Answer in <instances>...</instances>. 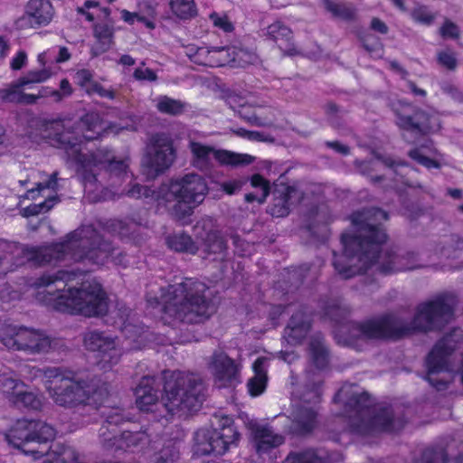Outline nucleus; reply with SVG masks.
<instances>
[{
	"instance_id": "f257e3e1",
	"label": "nucleus",
	"mask_w": 463,
	"mask_h": 463,
	"mask_svg": "<svg viewBox=\"0 0 463 463\" xmlns=\"http://www.w3.org/2000/svg\"><path fill=\"white\" fill-rule=\"evenodd\" d=\"M388 217V213L380 208L364 209L352 215L354 233H344L341 237L343 253L334 252L333 265L343 279H350L369 269L387 275L421 267L417 263L418 256L414 252H398L392 249L380 250L387 240L381 224Z\"/></svg>"
},
{
	"instance_id": "f03ea898",
	"label": "nucleus",
	"mask_w": 463,
	"mask_h": 463,
	"mask_svg": "<svg viewBox=\"0 0 463 463\" xmlns=\"http://www.w3.org/2000/svg\"><path fill=\"white\" fill-rule=\"evenodd\" d=\"M0 247L6 252L4 258L13 260L15 267L26 262L41 266L67 260L98 267L109 263L120 266L127 264L123 251L105 239L92 225L79 227L60 243L28 247L4 241L0 242Z\"/></svg>"
},
{
	"instance_id": "7ed1b4c3",
	"label": "nucleus",
	"mask_w": 463,
	"mask_h": 463,
	"mask_svg": "<svg viewBox=\"0 0 463 463\" xmlns=\"http://www.w3.org/2000/svg\"><path fill=\"white\" fill-rule=\"evenodd\" d=\"M44 139H50L53 146L64 149L69 159L83 169L82 178L85 190H98L96 170H105L110 175L128 177L127 160H116L107 147L83 154V141L97 139L105 129L98 113H88L78 122L52 121L43 125Z\"/></svg>"
},
{
	"instance_id": "20e7f679",
	"label": "nucleus",
	"mask_w": 463,
	"mask_h": 463,
	"mask_svg": "<svg viewBox=\"0 0 463 463\" xmlns=\"http://www.w3.org/2000/svg\"><path fill=\"white\" fill-rule=\"evenodd\" d=\"M458 298L445 292L418 305L411 321L392 314L371 317L361 322L350 321L340 326L350 340H383L402 338L415 331L429 332L441 329L453 317Z\"/></svg>"
},
{
	"instance_id": "39448f33",
	"label": "nucleus",
	"mask_w": 463,
	"mask_h": 463,
	"mask_svg": "<svg viewBox=\"0 0 463 463\" xmlns=\"http://www.w3.org/2000/svg\"><path fill=\"white\" fill-rule=\"evenodd\" d=\"M72 273L61 269L53 274H43L36 279L33 286L38 289L37 299L53 309L85 317H99L107 314L108 298L101 285L95 280L83 282L80 288H69Z\"/></svg>"
},
{
	"instance_id": "423d86ee",
	"label": "nucleus",
	"mask_w": 463,
	"mask_h": 463,
	"mask_svg": "<svg viewBox=\"0 0 463 463\" xmlns=\"http://www.w3.org/2000/svg\"><path fill=\"white\" fill-rule=\"evenodd\" d=\"M37 373L45 379L49 396L60 407L83 409L91 413L109 393L108 383H100L95 379L75 378L59 367L37 369Z\"/></svg>"
},
{
	"instance_id": "0eeeda50",
	"label": "nucleus",
	"mask_w": 463,
	"mask_h": 463,
	"mask_svg": "<svg viewBox=\"0 0 463 463\" xmlns=\"http://www.w3.org/2000/svg\"><path fill=\"white\" fill-rule=\"evenodd\" d=\"M209 288L194 279L170 285L162 298V319L172 326L200 324L214 312Z\"/></svg>"
},
{
	"instance_id": "6e6552de",
	"label": "nucleus",
	"mask_w": 463,
	"mask_h": 463,
	"mask_svg": "<svg viewBox=\"0 0 463 463\" xmlns=\"http://www.w3.org/2000/svg\"><path fill=\"white\" fill-rule=\"evenodd\" d=\"M342 388L337 396L345 399V412L350 418V426L354 432L360 435H371L378 431H396L404 425L402 418H396L392 407L373 408L372 401L366 392H351Z\"/></svg>"
},
{
	"instance_id": "1a4fd4ad",
	"label": "nucleus",
	"mask_w": 463,
	"mask_h": 463,
	"mask_svg": "<svg viewBox=\"0 0 463 463\" xmlns=\"http://www.w3.org/2000/svg\"><path fill=\"white\" fill-rule=\"evenodd\" d=\"M205 390L199 374L174 371L165 377L162 404L171 414L195 411L204 401Z\"/></svg>"
},
{
	"instance_id": "9d476101",
	"label": "nucleus",
	"mask_w": 463,
	"mask_h": 463,
	"mask_svg": "<svg viewBox=\"0 0 463 463\" xmlns=\"http://www.w3.org/2000/svg\"><path fill=\"white\" fill-rule=\"evenodd\" d=\"M160 194H163L164 201H175L171 213L175 219L184 221L203 202L208 185L202 175L190 173L172 179L168 184H162Z\"/></svg>"
},
{
	"instance_id": "9b49d317",
	"label": "nucleus",
	"mask_w": 463,
	"mask_h": 463,
	"mask_svg": "<svg viewBox=\"0 0 463 463\" xmlns=\"http://www.w3.org/2000/svg\"><path fill=\"white\" fill-rule=\"evenodd\" d=\"M56 430L39 420H18L5 433V441L24 455L39 459L47 453V444L56 437Z\"/></svg>"
},
{
	"instance_id": "f8f14e48",
	"label": "nucleus",
	"mask_w": 463,
	"mask_h": 463,
	"mask_svg": "<svg viewBox=\"0 0 463 463\" xmlns=\"http://www.w3.org/2000/svg\"><path fill=\"white\" fill-rule=\"evenodd\" d=\"M0 342L10 350L33 355L48 354L57 345L43 330L5 323L0 325Z\"/></svg>"
},
{
	"instance_id": "ddd939ff",
	"label": "nucleus",
	"mask_w": 463,
	"mask_h": 463,
	"mask_svg": "<svg viewBox=\"0 0 463 463\" xmlns=\"http://www.w3.org/2000/svg\"><path fill=\"white\" fill-rule=\"evenodd\" d=\"M298 401L293 405L289 431L297 435L310 433L317 425V410L316 404L321 396V380L307 383L301 393L292 392Z\"/></svg>"
},
{
	"instance_id": "4468645a",
	"label": "nucleus",
	"mask_w": 463,
	"mask_h": 463,
	"mask_svg": "<svg viewBox=\"0 0 463 463\" xmlns=\"http://www.w3.org/2000/svg\"><path fill=\"white\" fill-rule=\"evenodd\" d=\"M240 438L233 424V420L228 416L220 419L219 427L213 430H199L194 434V450L200 455H223L235 445Z\"/></svg>"
},
{
	"instance_id": "2eb2a0df",
	"label": "nucleus",
	"mask_w": 463,
	"mask_h": 463,
	"mask_svg": "<svg viewBox=\"0 0 463 463\" xmlns=\"http://www.w3.org/2000/svg\"><path fill=\"white\" fill-rule=\"evenodd\" d=\"M188 148L192 154L193 165L201 171L211 167L213 158L221 165L232 167L248 165L254 161V157L250 155L239 154L228 150H218L194 139L189 140Z\"/></svg>"
},
{
	"instance_id": "dca6fc26",
	"label": "nucleus",
	"mask_w": 463,
	"mask_h": 463,
	"mask_svg": "<svg viewBox=\"0 0 463 463\" xmlns=\"http://www.w3.org/2000/svg\"><path fill=\"white\" fill-rule=\"evenodd\" d=\"M176 157L172 137L165 133L153 135L146 146L143 161L147 168V175L156 176L170 168Z\"/></svg>"
},
{
	"instance_id": "f3484780",
	"label": "nucleus",
	"mask_w": 463,
	"mask_h": 463,
	"mask_svg": "<svg viewBox=\"0 0 463 463\" xmlns=\"http://www.w3.org/2000/svg\"><path fill=\"white\" fill-rule=\"evenodd\" d=\"M83 343L87 350L97 353L98 364L105 371L110 370L121 359L123 349L119 340L107 332H86Z\"/></svg>"
},
{
	"instance_id": "a211bd4d",
	"label": "nucleus",
	"mask_w": 463,
	"mask_h": 463,
	"mask_svg": "<svg viewBox=\"0 0 463 463\" xmlns=\"http://www.w3.org/2000/svg\"><path fill=\"white\" fill-rule=\"evenodd\" d=\"M195 239L202 246L203 252L213 256V260L223 261L228 256L227 242L216 227L215 220L211 217L202 218L194 227Z\"/></svg>"
},
{
	"instance_id": "6ab92c4d",
	"label": "nucleus",
	"mask_w": 463,
	"mask_h": 463,
	"mask_svg": "<svg viewBox=\"0 0 463 463\" xmlns=\"http://www.w3.org/2000/svg\"><path fill=\"white\" fill-rule=\"evenodd\" d=\"M208 369L219 388L234 387L241 383V364L223 351H214L209 357Z\"/></svg>"
},
{
	"instance_id": "aec40b11",
	"label": "nucleus",
	"mask_w": 463,
	"mask_h": 463,
	"mask_svg": "<svg viewBox=\"0 0 463 463\" xmlns=\"http://www.w3.org/2000/svg\"><path fill=\"white\" fill-rule=\"evenodd\" d=\"M395 114L397 126L407 131L427 135L440 128V122L436 115L428 114L420 109H412L410 105L397 109Z\"/></svg>"
},
{
	"instance_id": "412c9836",
	"label": "nucleus",
	"mask_w": 463,
	"mask_h": 463,
	"mask_svg": "<svg viewBox=\"0 0 463 463\" xmlns=\"http://www.w3.org/2000/svg\"><path fill=\"white\" fill-rule=\"evenodd\" d=\"M54 14L49 0H29L24 14L17 20L19 28H36L50 24Z\"/></svg>"
},
{
	"instance_id": "4be33fe9",
	"label": "nucleus",
	"mask_w": 463,
	"mask_h": 463,
	"mask_svg": "<svg viewBox=\"0 0 463 463\" xmlns=\"http://www.w3.org/2000/svg\"><path fill=\"white\" fill-rule=\"evenodd\" d=\"M305 199V191L290 185H279L273 191V201L269 206L268 212L273 217H285L290 212L294 203L302 202Z\"/></svg>"
},
{
	"instance_id": "5701e85b",
	"label": "nucleus",
	"mask_w": 463,
	"mask_h": 463,
	"mask_svg": "<svg viewBox=\"0 0 463 463\" xmlns=\"http://www.w3.org/2000/svg\"><path fill=\"white\" fill-rule=\"evenodd\" d=\"M341 460L339 453H330L323 448H309L289 453L284 463H336Z\"/></svg>"
},
{
	"instance_id": "b1692460",
	"label": "nucleus",
	"mask_w": 463,
	"mask_h": 463,
	"mask_svg": "<svg viewBox=\"0 0 463 463\" xmlns=\"http://www.w3.org/2000/svg\"><path fill=\"white\" fill-rule=\"evenodd\" d=\"M311 327L310 315L306 307L294 313L285 328L284 336L290 345L299 344Z\"/></svg>"
},
{
	"instance_id": "393cba45",
	"label": "nucleus",
	"mask_w": 463,
	"mask_h": 463,
	"mask_svg": "<svg viewBox=\"0 0 463 463\" xmlns=\"http://www.w3.org/2000/svg\"><path fill=\"white\" fill-rule=\"evenodd\" d=\"M265 35L273 41L285 55L295 56L299 54L293 43L292 31L281 22H275L269 24L265 29Z\"/></svg>"
},
{
	"instance_id": "a878e982",
	"label": "nucleus",
	"mask_w": 463,
	"mask_h": 463,
	"mask_svg": "<svg viewBox=\"0 0 463 463\" xmlns=\"http://www.w3.org/2000/svg\"><path fill=\"white\" fill-rule=\"evenodd\" d=\"M156 382V377L150 375L143 376L139 381L135 389L136 403L139 410L150 411L157 404L158 394Z\"/></svg>"
},
{
	"instance_id": "bb28decb",
	"label": "nucleus",
	"mask_w": 463,
	"mask_h": 463,
	"mask_svg": "<svg viewBox=\"0 0 463 463\" xmlns=\"http://www.w3.org/2000/svg\"><path fill=\"white\" fill-rule=\"evenodd\" d=\"M253 434L256 450L259 454L267 453L284 442V437L275 433L274 430L269 425L255 426Z\"/></svg>"
},
{
	"instance_id": "cd10ccee",
	"label": "nucleus",
	"mask_w": 463,
	"mask_h": 463,
	"mask_svg": "<svg viewBox=\"0 0 463 463\" xmlns=\"http://www.w3.org/2000/svg\"><path fill=\"white\" fill-rule=\"evenodd\" d=\"M268 366L269 359L267 357H259L253 363L254 376L249 379L247 383L249 393L251 396H259L265 391L268 382Z\"/></svg>"
},
{
	"instance_id": "c85d7f7f",
	"label": "nucleus",
	"mask_w": 463,
	"mask_h": 463,
	"mask_svg": "<svg viewBox=\"0 0 463 463\" xmlns=\"http://www.w3.org/2000/svg\"><path fill=\"white\" fill-rule=\"evenodd\" d=\"M309 358L317 369H324L329 363V351L325 344L324 336L320 333L310 337L308 345Z\"/></svg>"
},
{
	"instance_id": "c756f323",
	"label": "nucleus",
	"mask_w": 463,
	"mask_h": 463,
	"mask_svg": "<svg viewBox=\"0 0 463 463\" xmlns=\"http://www.w3.org/2000/svg\"><path fill=\"white\" fill-rule=\"evenodd\" d=\"M165 243L170 250L176 252L194 255L199 250L197 242L184 232L169 234L165 238Z\"/></svg>"
},
{
	"instance_id": "7c9ffc66",
	"label": "nucleus",
	"mask_w": 463,
	"mask_h": 463,
	"mask_svg": "<svg viewBox=\"0 0 463 463\" xmlns=\"http://www.w3.org/2000/svg\"><path fill=\"white\" fill-rule=\"evenodd\" d=\"M463 454L452 456L451 453L442 448L427 449L419 458L412 463H462Z\"/></svg>"
},
{
	"instance_id": "2f4dec72",
	"label": "nucleus",
	"mask_w": 463,
	"mask_h": 463,
	"mask_svg": "<svg viewBox=\"0 0 463 463\" xmlns=\"http://www.w3.org/2000/svg\"><path fill=\"white\" fill-rule=\"evenodd\" d=\"M149 436L145 430H124L119 435L118 450L130 449L132 451L144 448L149 443Z\"/></svg>"
},
{
	"instance_id": "473e14b6",
	"label": "nucleus",
	"mask_w": 463,
	"mask_h": 463,
	"mask_svg": "<svg viewBox=\"0 0 463 463\" xmlns=\"http://www.w3.org/2000/svg\"><path fill=\"white\" fill-rule=\"evenodd\" d=\"M24 85H19V80L9 85L7 88L0 90V100L7 103L17 104H35V98L32 94L24 93L21 89Z\"/></svg>"
},
{
	"instance_id": "72a5a7b5",
	"label": "nucleus",
	"mask_w": 463,
	"mask_h": 463,
	"mask_svg": "<svg viewBox=\"0 0 463 463\" xmlns=\"http://www.w3.org/2000/svg\"><path fill=\"white\" fill-rule=\"evenodd\" d=\"M47 448L43 456H47L49 463H78V453L72 447L57 443L51 450Z\"/></svg>"
},
{
	"instance_id": "f704fd0d",
	"label": "nucleus",
	"mask_w": 463,
	"mask_h": 463,
	"mask_svg": "<svg viewBox=\"0 0 463 463\" xmlns=\"http://www.w3.org/2000/svg\"><path fill=\"white\" fill-rule=\"evenodd\" d=\"M322 2L325 9L330 13L334 18L353 21L356 17L355 8L349 4L333 0H322Z\"/></svg>"
},
{
	"instance_id": "c9c22d12",
	"label": "nucleus",
	"mask_w": 463,
	"mask_h": 463,
	"mask_svg": "<svg viewBox=\"0 0 463 463\" xmlns=\"http://www.w3.org/2000/svg\"><path fill=\"white\" fill-rule=\"evenodd\" d=\"M431 142H429L426 145H421L419 147H415L409 151L408 156L416 161L418 164L423 165L424 167L430 168H440L441 165L438 160L430 158L425 150H428L431 155H437L438 151L436 148L431 146Z\"/></svg>"
},
{
	"instance_id": "e433bc0d",
	"label": "nucleus",
	"mask_w": 463,
	"mask_h": 463,
	"mask_svg": "<svg viewBox=\"0 0 463 463\" xmlns=\"http://www.w3.org/2000/svg\"><path fill=\"white\" fill-rule=\"evenodd\" d=\"M156 102V108L160 113L174 117L183 114L188 107L185 102L165 95L159 96Z\"/></svg>"
},
{
	"instance_id": "4c0bfd02",
	"label": "nucleus",
	"mask_w": 463,
	"mask_h": 463,
	"mask_svg": "<svg viewBox=\"0 0 463 463\" xmlns=\"http://www.w3.org/2000/svg\"><path fill=\"white\" fill-rule=\"evenodd\" d=\"M172 13L181 20H189L197 14L194 0H170Z\"/></svg>"
},
{
	"instance_id": "58836bf2",
	"label": "nucleus",
	"mask_w": 463,
	"mask_h": 463,
	"mask_svg": "<svg viewBox=\"0 0 463 463\" xmlns=\"http://www.w3.org/2000/svg\"><path fill=\"white\" fill-rule=\"evenodd\" d=\"M160 192L161 187L159 188V191L156 192L148 186L130 182L128 188H125L122 193L128 197L133 199L152 198L156 200H163V194H160Z\"/></svg>"
},
{
	"instance_id": "ea45409f",
	"label": "nucleus",
	"mask_w": 463,
	"mask_h": 463,
	"mask_svg": "<svg viewBox=\"0 0 463 463\" xmlns=\"http://www.w3.org/2000/svg\"><path fill=\"white\" fill-rule=\"evenodd\" d=\"M323 313L331 321L341 324L350 313V308L338 300H331L323 307Z\"/></svg>"
},
{
	"instance_id": "a19ab883",
	"label": "nucleus",
	"mask_w": 463,
	"mask_h": 463,
	"mask_svg": "<svg viewBox=\"0 0 463 463\" xmlns=\"http://www.w3.org/2000/svg\"><path fill=\"white\" fill-rule=\"evenodd\" d=\"M250 184L254 188H260L259 194L250 193L245 195V200L248 203L258 202L262 203L265 202L267 196L269 194V184L260 175H253L250 178Z\"/></svg>"
},
{
	"instance_id": "79ce46f5",
	"label": "nucleus",
	"mask_w": 463,
	"mask_h": 463,
	"mask_svg": "<svg viewBox=\"0 0 463 463\" xmlns=\"http://www.w3.org/2000/svg\"><path fill=\"white\" fill-rule=\"evenodd\" d=\"M234 100L235 98L231 97L228 99L227 102L230 107L238 113L240 118L254 126L261 127L265 125V122L256 115L255 109L252 106L248 104H241L238 107H234L232 105V101Z\"/></svg>"
},
{
	"instance_id": "37998d69",
	"label": "nucleus",
	"mask_w": 463,
	"mask_h": 463,
	"mask_svg": "<svg viewBox=\"0 0 463 463\" xmlns=\"http://www.w3.org/2000/svg\"><path fill=\"white\" fill-rule=\"evenodd\" d=\"M99 436L105 449L118 450L117 445L118 444L119 435H118L116 428L103 423L99 430Z\"/></svg>"
},
{
	"instance_id": "c03bdc74",
	"label": "nucleus",
	"mask_w": 463,
	"mask_h": 463,
	"mask_svg": "<svg viewBox=\"0 0 463 463\" xmlns=\"http://www.w3.org/2000/svg\"><path fill=\"white\" fill-rule=\"evenodd\" d=\"M11 401L16 405H22L32 410H39L42 406L40 398L32 392L17 390Z\"/></svg>"
},
{
	"instance_id": "a18cd8bd",
	"label": "nucleus",
	"mask_w": 463,
	"mask_h": 463,
	"mask_svg": "<svg viewBox=\"0 0 463 463\" xmlns=\"http://www.w3.org/2000/svg\"><path fill=\"white\" fill-rule=\"evenodd\" d=\"M58 202L56 195L48 197L44 202L40 203H33L22 210L24 217L36 216L40 213L50 211L53 205Z\"/></svg>"
},
{
	"instance_id": "49530a36",
	"label": "nucleus",
	"mask_w": 463,
	"mask_h": 463,
	"mask_svg": "<svg viewBox=\"0 0 463 463\" xmlns=\"http://www.w3.org/2000/svg\"><path fill=\"white\" fill-rule=\"evenodd\" d=\"M20 387H24L20 380L15 379L11 373H0V391L13 398Z\"/></svg>"
},
{
	"instance_id": "de8ad7c7",
	"label": "nucleus",
	"mask_w": 463,
	"mask_h": 463,
	"mask_svg": "<svg viewBox=\"0 0 463 463\" xmlns=\"http://www.w3.org/2000/svg\"><path fill=\"white\" fill-rule=\"evenodd\" d=\"M101 413L105 418L104 423L112 425L114 428L129 420L125 411L119 407L105 409Z\"/></svg>"
},
{
	"instance_id": "09e8293b",
	"label": "nucleus",
	"mask_w": 463,
	"mask_h": 463,
	"mask_svg": "<svg viewBox=\"0 0 463 463\" xmlns=\"http://www.w3.org/2000/svg\"><path fill=\"white\" fill-rule=\"evenodd\" d=\"M58 173L53 172L48 178L47 181L39 182L36 184L35 188L29 189L26 193V198L28 199H35L36 192L41 193L45 189H50L52 191H56L58 189Z\"/></svg>"
},
{
	"instance_id": "8fccbe9b",
	"label": "nucleus",
	"mask_w": 463,
	"mask_h": 463,
	"mask_svg": "<svg viewBox=\"0 0 463 463\" xmlns=\"http://www.w3.org/2000/svg\"><path fill=\"white\" fill-rule=\"evenodd\" d=\"M52 73L48 69H42L37 71H30L25 76L19 79V85H28L31 83H41L47 80Z\"/></svg>"
},
{
	"instance_id": "3c124183",
	"label": "nucleus",
	"mask_w": 463,
	"mask_h": 463,
	"mask_svg": "<svg viewBox=\"0 0 463 463\" xmlns=\"http://www.w3.org/2000/svg\"><path fill=\"white\" fill-rule=\"evenodd\" d=\"M411 15L415 22L430 25L436 19L437 14L431 13L426 5H420L411 11Z\"/></svg>"
},
{
	"instance_id": "603ef678",
	"label": "nucleus",
	"mask_w": 463,
	"mask_h": 463,
	"mask_svg": "<svg viewBox=\"0 0 463 463\" xmlns=\"http://www.w3.org/2000/svg\"><path fill=\"white\" fill-rule=\"evenodd\" d=\"M438 63L449 71H455L458 67L456 52L450 49L439 51L437 53Z\"/></svg>"
},
{
	"instance_id": "864d4df0",
	"label": "nucleus",
	"mask_w": 463,
	"mask_h": 463,
	"mask_svg": "<svg viewBox=\"0 0 463 463\" xmlns=\"http://www.w3.org/2000/svg\"><path fill=\"white\" fill-rule=\"evenodd\" d=\"M226 51V47L223 46L212 47L211 49L208 47H199L193 56L191 55V58L194 62L207 64L212 62V59L209 56L213 52H223Z\"/></svg>"
},
{
	"instance_id": "5fc2aeb1",
	"label": "nucleus",
	"mask_w": 463,
	"mask_h": 463,
	"mask_svg": "<svg viewBox=\"0 0 463 463\" xmlns=\"http://www.w3.org/2000/svg\"><path fill=\"white\" fill-rule=\"evenodd\" d=\"M94 34L101 43V50H108L112 41V30L106 24H98L94 28Z\"/></svg>"
},
{
	"instance_id": "6e6d98bb",
	"label": "nucleus",
	"mask_w": 463,
	"mask_h": 463,
	"mask_svg": "<svg viewBox=\"0 0 463 463\" xmlns=\"http://www.w3.org/2000/svg\"><path fill=\"white\" fill-rule=\"evenodd\" d=\"M179 458L178 449L171 445L164 447L158 453L155 463H175Z\"/></svg>"
},
{
	"instance_id": "4d7b16f0",
	"label": "nucleus",
	"mask_w": 463,
	"mask_h": 463,
	"mask_svg": "<svg viewBox=\"0 0 463 463\" xmlns=\"http://www.w3.org/2000/svg\"><path fill=\"white\" fill-rule=\"evenodd\" d=\"M439 34L444 39H458L460 36L459 27L450 21L449 19H445L443 24L440 26Z\"/></svg>"
},
{
	"instance_id": "13d9d810",
	"label": "nucleus",
	"mask_w": 463,
	"mask_h": 463,
	"mask_svg": "<svg viewBox=\"0 0 463 463\" xmlns=\"http://www.w3.org/2000/svg\"><path fill=\"white\" fill-rule=\"evenodd\" d=\"M75 82L86 92L94 83L93 74L89 70H80L75 74Z\"/></svg>"
},
{
	"instance_id": "bf43d9fd",
	"label": "nucleus",
	"mask_w": 463,
	"mask_h": 463,
	"mask_svg": "<svg viewBox=\"0 0 463 463\" xmlns=\"http://www.w3.org/2000/svg\"><path fill=\"white\" fill-rule=\"evenodd\" d=\"M121 18L124 22L133 24L136 21L143 23L146 24L147 28L153 29L155 24L153 22L147 20L145 16L139 14L138 13H131L128 10H121Z\"/></svg>"
},
{
	"instance_id": "052dcab7",
	"label": "nucleus",
	"mask_w": 463,
	"mask_h": 463,
	"mask_svg": "<svg viewBox=\"0 0 463 463\" xmlns=\"http://www.w3.org/2000/svg\"><path fill=\"white\" fill-rule=\"evenodd\" d=\"M73 92L72 87L67 79H62L60 82V90L51 91V97L57 102L64 98L70 97Z\"/></svg>"
},
{
	"instance_id": "680f3d73",
	"label": "nucleus",
	"mask_w": 463,
	"mask_h": 463,
	"mask_svg": "<svg viewBox=\"0 0 463 463\" xmlns=\"http://www.w3.org/2000/svg\"><path fill=\"white\" fill-rule=\"evenodd\" d=\"M210 19L215 27L222 29L225 33H231L234 29L232 23L225 14L220 15L216 13H213L210 14Z\"/></svg>"
},
{
	"instance_id": "e2e57ef3",
	"label": "nucleus",
	"mask_w": 463,
	"mask_h": 463,
	"mask_svg": "<svg viewBox=\"0 0 463 463\" xmlns=\"http://www.w3.org/2000/svg\"><path fill=\"white\" fill-rule=\"evenodd\" d=\"M87 94L93 95L97 94L100 98H105L109 99H114L116 98V91L113 89H106L100 83L96 80L91 85V87L88 90Z\"/></svg>"
},
{
	"instance_id": "0e129e2a",
	"label": "nucleus",
	"mask_w": 463,
	"mask_h": 463,
	"mask_svg": "<svg viewBox=\"0 0 463 463\" xmlns=\"http://www.w3.org/2000/svg\"><path fill=\"white\" fill-rule=\"evenodd\" d=\"M454 241L453 236L444 237L434 249L435 255L437 256H449L450 250L449 247L451 243Z\"/></svg>"
},
{
	"instance_id": "69168bd1",
	"label": "nucleus",
	"mask_w": 463,
	"mask_h": 463,
	"mask_svg": "<svg viewBox=\"0 0 463 463\" xmlns=\"http://www.w3.org/2000/svg\"><path fill=\"white\" fill-rule=\"evenodd\" d=\"M133 76L137 80L156 81L157 80L156 72L148 68H137Z\"/></svg>"
},
{
	"instance_id": "338daca9",
	"label": "nucleus",
	"mask_w": 463,
	"mask_h": 463,
	"mask_svg": "<svg viewBox=\"0 0 463 463\" xmlns=\"http://www.w3.org/2000/svg\"><path fill=\"white\" fill-rule=\"evenodd\" d=\"M440 88L444 93L449 95L455 101L463 102V93L455 85L443 82Z\"/></svg>"
},
{
	"instance_id": "774afa93",
	"label": "nucleus",
	"mask_w": 463,
	"mask_h": 463,
	"mask_svg": "<svg viewBox=\"0 0 463 463\" xmlns=\"http://www.w3.org/2000/svg\"><path fill=\"white\" fill-rule=\"evenodd\" d=\"M363 47L369 53H374L381 50L379 40L373 35H368L362 38Z\"/></svg>"
}]
</instances>
